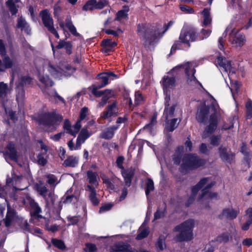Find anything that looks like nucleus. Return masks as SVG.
Instances as JSON below:
<instances>
[{"label":"nucleus","instance_id":"obj_1","mask_svg":"<svg viewBox=\"0 0 252 252\" xmlns=\"http://www.w3.org/2000/svg\"><path fill=\"white\" fill-rule=\"evenodd\" d=\"M34 64L38 73L39 81L46 87H51L53 82L49 78L51 75L55 78L61 79L63 76H68L74 71V68L69 65L59 67L48 59H36Z\"/></svg>","mask_w":252,"mask_h":252},{"label":"nucleus","instance_id":"obj_2","mask_svg":"<svg viewBox=\"0 0 252 252\" xmlns=\"http://www.w3.org/2000/svg\"><path fill=\"white\" fill-rule=\"evenodd\" d=\"M214 184L215 182L210 181L209 178H204L201 179L195 186L192 188V196L189 201H190V202L192 201L194 197L201 188H203V189L199 200L204 202H208L210 200L216 198L217 197L216 193L209 191V189L213 187Z\"/></svg>","mask_w":252,"mask_h":252},{"label":"nucleus","instance_id":"obj_3","mask_svg":"<svg viewBox=\"0 0 252 252\" xmlns=\"http://www.w3.org/2000/svg\"><path fill=\"white\" fill-rule=\"evenodd\" d=\"M216 63L220 67L223 69L224 71L228 72V75L230 80V85L229 88L233 96V91H237L239 88L240 85L238 82L232 80V76L235 74L237 71L236 69L232 66L231 63L230 61L226 60L225 58H223L221 56L218 57L216 60Z\"/></svg>","mask_w":252,"mask_h":252},{"label":"nucleus","instance_id":"obj_4","mask_svg":"<svg viewBox=\"0 0 252 252\" xmlns=\"http://www.w3.org/2000/svg\"><path fill=\"white\" fill-rule=\"evenodd\" d=\"M194 226L193 220H188L181 224L177 226L175 230L179 232L176 237L178 241H189L192 239V228Z\"/></svg>","mask_w":252,"mask_h":252},{"label":"nucleus","instance_id":"obj_5","mask_svg":"<svg viewBox=\"0 0 252 252\" xmlns=\"http://www.w3.org/2000/svg\"><path fill=\"white\" fill-rule=\"evenodd\" d=\"M137 31L140 38L146 46L151 44L158 37L160 36L158 32L156 33L155 31L154 32L148 26L144 24L139 25Z\"/></svg>","mask_w":252,"mask_h":252},{"label":"nucleus","instance_id":"obj_6","mask_svg":"<svg viewBox=\"0 0 252 252\" xmlns=\"http://www.w3.org/2000/svg\"><path fill=\"white\" fill-rule=\"evenodd\" d=\"M196 66L194 62H188L183 65H180L176 66L173 69L172 72H175L178 68L183 67L185 69L187 82L189 85L196 86L201 85L198 80L194 76L195 72V67Z\"/></svg>","mask_w":252,"mask_h":252},{"label":"nucleus","instance_id":"obj_7","mask_svg":"<svg viewBox=\"0 0 252 252\" xmlns=\"http://www.w3.org/2000/svg\"><path fill=\"white\" fill-rule=\"evenodd\" d=\"M230 31L229 41L236 47H242L245 42V36L239 32V29L236 28L231 24L226 29L225 32ZM226 33L224 32L223 36L225 37Z\"/></svg>","mask_w":252,"mask_h":252},{"label":"nucleus","instance_id":"obj_8","mask_svg":"<svg viewBox=\"0 0 252 252\" xmlns=\"http://www.w3.org/2000/svg\"><path fill=\"white\" fill-rule=\"evenodd\" d=\"M204 164L205 161L194 154H189L183 157L181 167L183 169L188 170L198 168Z\"/></svg>","mask_w":252,"mask_h":252},{"label":"nucleus","instance_id":"obj_9","mask_svg":"<svg viewBox=\"0 0 252 252\" xmlns=\"http://www.w3.org/2000/svg\"><path fill=\"white\" fill-rule=\"evenodd\" d=\"M211 107L214 111V113L210 116L209 125L204 131L202 137L204 138L207 137L209 134L213 132L216 129L217 126L218 117L216 114L219 109V105L216 100L211 96Z\"/></svg>","mask_w":252,"mask_h":252},{"label":"nucleus","instance_id":"obj_10","mask_svg":"<svg viewBox=\"0 0 252 252\" xmlns=\"http://www.w3.org/2000/svg\"><path fill=\"white\" fill-rule=\"evenodd\" d=\"M62 120L63 117L60 114H57L54 112L45 113L39 120V123L53 129L60 124Z\"/></svg>","mask_w":252,"mask_h":252},{"label":"nucleus","instance_id":"obj_11","mask_svg":"<svg viewBox=\"0 0 252 252\" xmlns=\"http://www.w3.org/2000/svg\"><path fill=\"white\" fill-rule=\"evenodd\" d=\"M44 25L48 31L53 33L57 38H59V35L54 27L53 20L50 13L46 10L41 11L40 13Z\"/></svg>","mask_w":252,"mask_h":252},{"label":"nucleus","instance_id":"obj_12","mask_svg":"<svg viewBox=\"0 0 252 252\" xmlns=\"http://www.w3.org/2000/svg\"><path fill=\"white\" fill-rule=\"evenodd\" d=\"M12 62L10 58L6 56L5 45L3 41L0 39V70L9 68L12 66Z\"/></svg>","mask_w":252,"mask_h":252},{"label":"nucleus","instance_id":"obj_13","mask_svg":"<svg viewBox=\"0 0 252 252\" xmlns=\"http://www.w3.org/2000/svg\"><path fill=\"white\" fill-rule=\"evenodd\" d=\"M164 105L163 117L166 120H167L169 118L174 116L177 104L172 102L170 96H168L167 94L164 98Z\"/></svg>","mask_w":252,"mask_h":252},{"label":"nucleus","instance_id":"obj_14","mask_svg":"<svg viewBox=\"0 0 252 252\" xmlns=\"http://www.w3.org/2000/svg\"><path fill=\"white\" fill-rule=\"evenodd\" d=\"M164 93L166 96L167 94L168 96H170V92H169L170 89H173L175 88L176 85V82L175 79L174 77L172 76L170 74L169 75L164 76L161 81Z\"/></svg>","mask_w":252,"mask_h":252},{"label":"nucleus","instance_id":"obj_15","mask_svg":"<svg viewBox=\"0 0 252 252\" xmlns=\"http://www.w3.org/2000/svg\"><path fill=\"white\" fill-rule=\"evenodd\" d=\"M107 4L108 2L106 0H100L98 1L96 0H90L84 5L83 9L86 11L100 9Z\"/></svg>","mask_w":252,"mask_h":252},{"label":"nucleus","instance_id":"obj_16","mask_svg":"<svg viewBox=\"0 0 252 252\" xmlns=\"http://www.w3.org/2000/svg\"><path fill=\"white\" fill-rule=\"evenodd\" d=\"M197 38L194 30L189 29L182 31L179 39L182 43L188 44L189 41H193Z\"/></svg>","mask_w":252,"mask_h":252},{"label":"nucleus","instance_id":"obj_17","mask_svg":"<svg viewBox=\"0 0 252 252\" xmlns=\"http://www.w3.org/2000/svg\"><path fill=\"white\" fill-rule=\"evenodd\" d=\"M100 88L99 85H94L92 87V92L96 97L103 96L102 100L104 103H105L107 100L113 95V93L112 91L110 90L98 91V90Z\"/></svg>","mask_w":252,"mask_h":252},{"label":"nucleus","instance_id":"obj_18","mask_svg":"<svg viewBox=\"0 0 252 252\" xmlns=\"http://www.w3.org/2000/svg\"><path fill=\"white\" fill-rule=\"evenodd\" d=\"M34 188L35 190L44 197L47 202H49V198H51V201L52 204H54L53 199L55 196L52 192L48 193V189L45 186L40 183L39 184H36L34 185Z\"/></svg>","mask_w":252,"mask_h":252},{"label":"nucleus","instance_id":"obj_19","mask_svg":"<svg viewBox=\"0 0 252 252\" xmlns=\"http://www.w3.org/2000/svg\"><path fill=\"white\" fill-rule=\"evenodd\" d=\"M4 155L6 160L10 159L14 161H16L18 156L17 151L15 149V145L11 143H8L4 152Z\"/></svg>","mask_w":252,"mask_h":252},{"label":"nucleus","instance_id":"obj_20","mask_svg":"<svg viewBox=\"0 0 252 252\" xmlns=\"http://www.w3.org/2000/svg\"><path fill=\"white\" fill-rule=\"evenodd\" d=\"M82 124L77 121L75 125L71 126L69 121L66 120L64 122L63 127L66 132L70 134L75 136L80 130Z\"/></svg>","mask_w":252,"mask_h":252},{"label":"nucleus","instance_id":"obj_21","mask_svg":"<svg viewBox=\"0 0 252 252\" xmlns=\"http://www.w3.org/2000/svg\"><path fill=\"white\" fill-rule=\"evenodd\" d=\"M209 107L205 103H203L198 108L196 114V119L200 123H205L209 113Z\"/></svg>","mask_w":252,"mask_h":252},{"label":"nucleus","instance_id":"obj_22","mask_svg":"<svg viewBox=\"0 0 252 252\" xmlns=\"http://www.w3.org/2000/svg\"><path fill=\"white\" fill-rule=\"evenodd\" d=\"M24 203L25 204H29L32 211L31 214L33 216H36L37 218L41 217L39 214L41 212V210L37 203L32 198L28 196L26 199L24 200Z\"/></svg>","mask_w":252,"mask_h":252},{"label":"nucleus","instance_id":"obj_23","mask_svg":"<svg viewBox=\"0 0 252 252\" xmlns=\"http://www.w3.org/2000/svg\"><path fill=\"white\" fill-rule=\"evenodd\" d=\"M117 77V75L115 74L113 72H104L99 74L97 76V78L101 80V85H98L99 88L105 87L108 84L109 80H113L114 78Z\"/></svg>","mask_w":252,"mask_h":252},{"label":"nucleus","instance_id":"obj_24","mask_svg":"<svg viewBox=\"0 0 252 252\" xmlns=\"http://www.w3.org/2000/svg\"><path fill=\"white\" fill-rule=\"evenodd\" d=\"M94 133L92 130L87 129L86 127H83L81 129L77 138V146L81 147L86 139L89 138Z\"/></svg>","mask_w":252,"mask_h":252},{"label":"nucleus","instance_id":"obj_25","mask_svg":"<svg viewBox=\"0 0 252 252\" xmlns=\"http://www.w3.org/2000/svg\"><path fill=\"white\" fill-rule=\"evenodd\" d=\"M7 212L4 220L5 225L6 227L9 226L13 222L15 221L17 219V216L15 211L10 208L9 205L7 204Z\"/></svg>","mask_w":252,"mask_h":252},{"label":"nucleus","instance_id":"obj_26","mask_svg":"<svg viewBox=\"0 0 252 252\" xmlns=\"http://www.w3.org/2000/svg\"><path fill=\"white\" fill-rule=\"evenodd\" d=\"M239 213V210L238 209H234L232 208H229L224 209L220 215V217L221 219H234L236 218Z\"/></svg>","mask_w":252,"mask_h":252},{"label":"nucleus","instance_id":"obj_27","mask_svg":"<svg viewBox=\"0 0 252 252\" xmlns=\"http://www.w3.org/2000/svg\"><path fill=\"white\" fill-rule=\"evenodd\" d=\"M117 113L118 108L116 102H114L107 106V110L103 112L101 117L105 119H108L111 117L116 116Z\"/></svg>","mask_w":252,"mask_h":252},{"label":"nucleus","instance_id":"obj_28","mask_svg":"<svg viewBox=\"0 0 252 252\" xmlns=\"http://www.w3.org/2000/svg\"><path fill=\"white\" fill-rule=\"evenodd\" d=\"M70 190H68L65 195L62 198L60 201V204H75L78 201L77 196L73 195H70Z\"/></svg>","mask_w":252,"mask_h":252},{"label":"nucleus","instance_id":"obj_29","mask_svg":"<svg viewBox=\"0 0 252 252\" xmlns=\"http://www.w3.org/2000/svg\"><path fill=\"white\" fill-rule=\"evenodd\" d=\"M121 174L124 179L125 185L126 187L131 185L132 178L134 175V171L132 169L125 170L123 169L121 170Z\"/></svg>","mask_w":252,"mask_h":252},{"label":"nucleus","instance_id":"obj_30","mask_svg":"<svg viewBox=\"0 0 252 252\" xmlns=\"http://www.w3.org/2000/svg\"><path fill=\"white\" fill-rule=\"evenodd\" d=\"M220 155L222 160L226 163H230L233 160L234 155L231 153H227L225 147L221 146L220 148Z\"/></svg>","mask_w":252,"mask_h":252},{"label":"nucleus","instance_id":"obj_31","mask_svg":"<svg viewBox=\"0 0 252 252\" xmlns=\"http://www.w3.org/2000/svg\"><path fill=\"white\" fill-rule=\"evenodd\" d=\"M87 177L89 182L91 184L89 185L95 189L98 185V181L99 180L98 175L96 173L88 171L87 172Z\"/></svg>","mask_w":252,"mask_h":252},{"label":"nucleus","instance_id":"obj_32","mask_svg":"<svg viewBox=\"0 0 252 252\" xmlns=\"http://www.w3.org/2000/svg\"><path fill=\"white\" fill-rule=\"evenodd\" d=\"M119 127V126H113L105 129L101 133V137L105 139H111L114 134V132Z\"/></svg>","mask_w":252,"mask_h":252},{"label":"nucleus","instance_id":"obj_33","mask_svg":"<svg viewBox=\"0 0 252 252\" xmlns=\"http://www.w3.org/2000/svg\"><path fill=\"white\" fill-rule=\"evenodd\" d=\"M111 252H137L130 248L128 245L117 244L112 249Z\"/></svg>","mask_w":252,"mask_h":252},{"label":"nucleus","instance_id":"obj_34","mask_svg":"<svg viewBox=\"0 0 252 252\" xmlns=\"http://www.w3.org/2000/svg\"><path fill=\"white\" fill-rule=\"evenodd\" d=\"M17 28L20 29L21 31H24L27 34H29L31 29L28 24L22 17H20L17 20Z\"/></svg>","mask_w":252,"mask_h":252},{"label":"nucleus","instance_id":"obj_35","mask_svg":"<svg viewBox=\"0 0 252 252\" xmlns=\"http://www.w3.org/2000/svg\"><path fill=\"white\" fill-rule=\"evenodd\" d=\"M203 18V25L207 26L211 24L212 18L210 15V9L205 8L201 12Z\"/></svg>","mask_w":252,"mask_h":252},{"label":"nucleus","instance_id":"obj_36","mask_svg":"<svg viewBox=\"0 0 252 252\" xmlns=\"http://www.w3.org/2000/svg\"><path fill=\"white\" fill-rule=\"evenodd\" d=\"M78 163V158L74 156H69L64 160L63 165L64 167H75Z\"/></svg>","mask_w":252,"mask_h":252},{"label":"nucleus","instance_id":"obj_37","mask_svg":"<svg viewBox=\"0 0 252 252\" xmlns=\"http://www.w3.org/2000/svg\"><path fill=\"white\" fill-rule=\"evenodd\" d=\"M65 25L68 29L69 32L76 37H80V34L77 32V30L75 26L72 24L70 19L67 18L65 20Z\"/></svg>","mask_w":252,"mask_h":252},{"label":"nucleus","instance_id":"obj_38","mask_svg":"<svg viewBox=\"0 0 252 252\" xmlns=\"http://www.w3.org/2000/svg\"><path fill=\"white\" fill-rule=\"evenodd\" d=\"M87 188L90 191V199L91 202L94 205H97L99 203V201L96 197V194L95 189L94 188H92L90 185L87 186Z\"/></svg>","mask_w":252,"mask_h":252},{"label":"nucleus","instance_id":"obj_39","mask_svg":"<svg viewBox=\"0 0 252 252\" xmlns=\"http://www.w3.org/2000/svg\"><path fill=\"white\" fill-rule=\"evenodd\" d=\"M177 118L172 119L167 121L165 125V128L169 131H173L178 126L179 122Z\"/></svg>","mask_w":252,"mask_h":252},{"label":"nucleus","instance_id":"obj_40","mask_svg":"<svg viewBox=\"0 0 252 252\" xmlns=\"http://www.w3.org/2000/svg\"><path fill=\"white\" fill-rule=\"evenodd\" d=\"M149 231L148 228L145 227V222L142 224L138 230V234L136 239L141 240L145 238L149 234Z\"/></svg>","mask_w":252,"mask_h":252},{"label":"nucleus","instance_id":"obj_41","mask_svg":"<svg viewBox=\"0 0 252 252\" xmlns=\"http://www.w3.org/2000/svg\"><path fill=\"white\" fill-rule=\"evenodd\" d=\"M128 11L129 7L127 6H123V9L118 12L116 19L118 20L126 19L127 17V12Z\"/></svg>","mask_w":252,"mask_h":252},{"label":"nucleus","instance_id":"obj_42","mask_svg":"<svg viewBox=\"0 0 252 252\" xmlns=\"http://www.w3.org/2000/svg\"><path fill=\"white\" fill-rule=\"evenodd\" d=\"M183 150L184 147L182 146L179 147L176 150L173 157V160L175 163L179 164L180 163L181 155L183 152Z\"/></svg>","mask_w":252,"mask_h":252},{"label":"nucleus","instance_id":"obj_43","mask_svg":"<svg viewBox=\"0 0 252 252\" xmlns=\"http://www.w3.org/2000/svg\"><path fill=\"white\" fill-rule=\"evenodd\" d=\"M88 114V109L86 107H83L80 112L79 118L77 121H79V123L81 124L84 121H86Z\"/></svg>","mask_w":252,"mask_h":252},{"label":"nucleus","instance_id":"obj_44","mask_svg":"<svg viewBox=\"0 0 252 252\" xmlns=\"http://www.w3.org/2000/svg\"><path fill=\"white\" fill-rule=\"evenodd\" d=\"M6 5L9 7V10L12 14H15L17 12V7L19 6L18 4H15L14 3V0H8L6 2Z\"/></svg>","mask_w":252,"mask_h":252},{"label":"nucleus","instance_id":"obj_45","mask_svg":"<svg viewBox=\"0 0 252 252\" xmlns=\"http://www.w3.org/2000/svg\"><path fill=\"white\" fill-rule=\"evenodd\" d=\"M46 177L48 179L47 183L51 186H56L59 183L58 178L53 174L48 175Z\"/></svg>","mask_w":252,"mask_h":252},{"label":"nucleus","instance_id":"obj_46","mask_svg":"<svg viewBox=\"0 0 252 252\" xmlns=\"http://www.w3.org/2000/svg\"><path fill=\"white\" fill-rule=\"evenodd\" d=\"M154 189V182L151 179H148L146 181V194L147 195Z\"/></svg>","mask_w":252,"mask_h":252},{"label":"nucleus","instance_id":"obj_47","mask_svg":"<svg viewBox=\"0 0 252 252\" xmlns=\"http://www.w3.org/2000/svg\"><path fill=\"white\" fill-rule=\"evenodd\" d=\"M157 247L160 250H163L165 248V237L163 236H160L157 243Z\"/></svg>","mask_w":252,"mask_h":252},{"label":"nucleus","instance_id":"obj_48","mask_svg":"<svg viewBox=\"0 0 252 252\" xmlns=\"http://www.w3.org/2000/svg\"><path fill=\"white\" fill-rule=\"evenodd\" d=\"M23 181V179L22 176H12L11 180L10 181L9 179H7L6 184L8 185V184L12 182L13 185H16L18 183L22 182Z\"/></svg>","mask_w":252,"mask_h":252},{"label":"nucleus","instance_id":"obj_49","mask_svg":"<svg viewBox=\"0 0 252 252\" xmlns=\"http://www.w3.org/2000/svg\"><path fill=\"white\" fill-rule=\"evenodd\" d=\"M180 8L182 12L186 14H192L194 12L193 8L186 5H180Z\"/></svg>","mask_w":252,"mask_h":252},{"label":"nucleus","instance_id":"obj_50","mask_svg":"<svg viewBox=\"0 0 252 252\" xmlns=\"http://www.w3.org/2000/svg\"><path fill=\"white\" fill-rule=\"evenodd\" d=\"M246 107L247 108V117L248 118L252 117V101L248 100L246 104Z\"/></svg>","mask_w":252,"mask_h":252},{"label":"nucleus","instance_id":"obj_51","mask_svg":"<svg viewBox=\"0 0 252 252\" xmlns=\"http://www.w3.org/2000/svg\"><path fill=\"white\" fill-rule=\"evenodd\" d=\"M52 243L54 246L61 250H63L65 248L64 243L61 240L53 239L52 240Z\"/></svg>","mask_w":252,"mask_h":252},{"label":"nucleus","instance_id":"obj_52","mask_svg":"<svg viewBox=\"0 0 252 252\" xmlns=\"http://www.w3.org/2000/svg\"><path fill=\"white\" fill-rule=\"evenodd\" d=\"M211 32V30L209 29L204 30L203 29L200 33V35L197 37L199 40H202L205 38L208 37Z\"/></svg>","mask_w":252,"mask_h":252},{"label":"nucleus","instance_id":"obj_53","mask_svg":"<svg viewBox=\"0 0 252 252\" xmlns=\"http://www.w3.org/2000/svg\"><path fill=\"white\" fill-rule=\"evenodd\" d=\"M231 236L228 233H224L218 237L217 241L220 243H225L229 240Z\"/></svg>","mask_w":252,"mask_h":252},{"label":"nucleus","instance_id":"obj_54","mask_svg":"<svg viewBox=\"0 0 252 252\" xmlns=\"http://www.w3.org/2000/svg\"><path fill=\"white\" fill-rule=\"evenodd\" d=\"M18 91V94H17L16 99L18 103L20 101H22L24 96V91L23 88L21 87H18L17 89Z\"/></svg>","mask_w":252,"mask_h":252},{"label":"nucleus","instance_id":"obj_55","mask_svg":"<svg viewBox=\"0 0 252 252\" xmlns=\"http://www.w3.org/2000/svg\"><path fill=\"white\" fill-rule=\"evenodd\" d=\"M7 91V85L3 83H0V97L5 96Z\"/></svg>","mask_w":252,"mask_h":252},{"label":"nucleus","instance_id":"obj_56","mask_svg":"<svg viewBox=\"0 0 252 252\" xmlns=\"http://www.w3.org/2000/svg\"><path fill=\"white\" fill-rule=\"evenodd\" d=\"M101 45H104L113 48L117 45V43L115 41H112L110 39H104L102 41Z\"/></svg>","mask_w":252,"mask_h":252},{"label":"nucleus","instance_id":"obj_57","mask_svg":"<svg viewBox=\"0 0 252 252\" xmlns=\"http://www.w3.org/2000/svg\"><path fill=\"white\" fill-rule=\"evenodd\" d=\"M143 100L142 94L139 92H137L135 94V100L134 103L135 105L139 104Z\"/></svg>","mask_w":252,"mask_h":252},{"label":"nucleus","instance_id":"obj_58","mask_svg":"<svg viewBox=\"0 0 252 252\" xmlns=\"http://www.w3.org/2000/svg\"><path fill=\"white\" fill-rule=\"evenodd\" d=\"M165 214V208H164L162 210H160L159 209H158L157 212L155 213L154 215V219L157 220L160 219L163 217Z\"/></svg>","mask_w":252,"mask_h":252},{"label":"nucleus","instance_id":"obj_59","mask_svg":"<svg viewBox=\"0 0 252 252\" xmlns=\"http://www.w3.org/2000/svg\"><path fill=\"white\" fill-rule=\"evenodd\" d=\"M113 206V204L112 203H107L102 206L100 209V213H104L106 211H108L110 210Z\"/></svg>","mask_w":252,"mask_h":252},{"label":"nucleus","instance_id":"obj_60","mask_svg":"<svg viewBox=\"0 0 252 252\" xmlns=\"http://www.w3.org/2000/svg\"><path fill=\"white\" fill-rule=\"evenodd\" d=\"M9 189L8 186H5L4 187H2L0 185V197L3 198L5 197V195L7 194V191Z\"/></svg>","mask_w":252,"mask_h":252},{"label":"nucleus","instance_id":"obj_61","mask_svg":"<svg viewBox=\"0 0 252 252\" xmlns=\"http://www.w3.org/2000/svg\"><path fill=\"white\" fill-rule=\"evenodd\" d=\"M38 163L41 165H44L47 163V160L43 154H39L37 156Z\"/></svg>","mask_w":252,"mask_h":252},{"label":"nucleus","instance_id":"obj_62","mask_svg":"<svg viewBox=\"0 0 252 252\" xmlns=\"http://www.w3.org/2000/svg\"><path fill=\"white\" fill-rule=\"evenodd\" d=\"M102 179L104 184H106L107 187L111 189H113L114 188L113 185L112 184L110 180L105 176L102 177Z\"/></svg>","mask_w":252,"mask_h":252},{"label":"nucleus","instance_id":"obj_63","mask_svg":"<svg viewBox=\"0 0 252 252\" xmlns=\"http://www.w3.org/2000/svg\"><path fill=\"white\" fill-rule=\"evenodd\" d=\"M84 250L87 252H94L96 250V247L94 244H87Z\"/></svg>","mask_w":252,"mask_h":252},{"label":"nucleus","instance_id":"obj_64","mask_svg":"<svg viewBox=\"0 0 252 252\" xmlns=\"http://www.w3.org/2000/svg\"><path fill=\"white\" fill-rule=\"evenodd\" d=\"M220 137L219 136H213L211 138V144L213 146H218L220 143Z\"/></svg>","mask_w":252,"mask_h":252}]
</instances>
